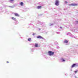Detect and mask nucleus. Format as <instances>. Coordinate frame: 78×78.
<instances>
[{"instance_id":"obj_29","label":"nucleus","mask_w":78,"mask_h":78,"mask_svg":"<svg viewBox=\"0 0 78 78\" xmlns=\"http://www.w3.org/2000/svg\"><path fill=\"white\" fill-rule=\"evenodd\" d=\"M75 78H78L77 77H76V76H75Z\"/></svg>"},{"instance_id":"obj_3","label":"nucleus","mask_w":78,"mask_h":78,"mask_svg":"<svg viewBox=\"0 0 78 78\" xmlns=\"http://www.w3.org/2000/svg\"><path fill=\"white\" fill-rule=\"evenodd\" d=\"M78 66V63H76L74 64H73L71 68H73V67H77Z\"/></svg>"},{"instance_id":"obj_24","label":"nucleus","mask_w":78,"mask_h":78,"mask_svg":"<svg viewBox=\"0 0 78 78\" xmlns=\"http://www.w3.org/2000/svg\"><path fill=\"white\" fill-rule=\"evenodd\" d=\"M65 3H67V2L66 1H65Z\"/></svg>"},{"instance_id":"obj_12","label":"nucleus","mask_w":78,"mask_h":78,"mask_svg":"<svg viewBox=\"0 0 78 78\" xmlns=\"http://www.w3.org/2000/svg\"><path fill=\"white\" fill-rule=\"evenodd\" d=\"M14 0H9V2L10 3H13Z\"/></svg>"},{"instance_id":"obj_22","label":"nucleus","mask_w":78,"mask_h":78,"mask_svg":"<svg viewBox=\"0 0 78 78\" xmlns=\"http://www.w3.org/2000/svg\"><path fill=\"white\" fill-rule=\"evenodd\" d=\"M35 34H36L34 33L33 34H32V35L33 36H34V35H35Z\"/></svg>"},{"instance_id":"obj_5","label":"nucleus","mask_w":78,"mask_h":78,"mask_svg":"<svg viewBox=\"0 0 78 78\" xmlns=\"http://www.w3.org/2000/svg\"><path fill=\"white\" fill-rule=\"evenodd\" d=\"M55 5L56 6L59 5V1L58 0H56L55 2Z\"/></svg>"},{"instance_id":"obj_21","label":"nucleus","mask_w":78,"mask_h":78,"mask_svg":"<svg viewBox=\"0 0 78 78\" xmlns=\"http://www.w3.org/2000/svg\"><path fill=\"white\" fill-rule=\"evenodd\" d=\"M54 25V24L52 23V24H50V26H52V25Z\"/></svg>"},{"instance_id":"obj_9","label":"nucleus","mask_w":78,"mask_h":78,"mask_svg":"<svg viewBox=\"0 0 78 78\" xmlns=\"http://www.w3.org/2000/svg\"><path fill=\"white\" fill-rule=\"evenodd\" d=\"M11 19L12 20H14V21H16V18L14 17H12Z\"/></svg>"},{"instance_id":"obj_32","label":"nucleus","mask_w":78,"mask_h":78,"mask_svg":"<svg viewBox=\"0 0 78 78\" xmlns=\"http://www.w3.org/2000/svg\"><path fill=\"white\" fill-rule=\"evenodd\" d=\"M41 2H40V5H41Z\"/></svg>"},{"instance_id":"obj_28","label":"nucleus","mask_w":78,"mask_h":78,"mask_svg":"<svg viewBox=\"0 0 78 78\" xmlns=\"http://www.w3.org/2000/svg\"><path fill=\"white\" fill-rule=\"evenodd\" d=\"M9 7H10V8H13V7L11 6H10Z\"/></svg>"},{"instance_id":"obj_10","label":"nucleus","mask_w":78,"mask_h":78,"mask_svg":"<svg viewBox=\"0 0 78 78\" xmlns=\"http://www.w3.org/2000/svg\"><path fill=\"white\" fill-rule=\"evenodd\" d=\"M42 8V6H38L37 7V9H41Z\"/></svg>"},{"instance_id":"obj_14","label":"nucleus","mask_w":78,"mask_h":78,"mask_svg":"<svg viewBox=\"0 0 78 78\" xmlns=\"http://www.w3.org/2000/svg\"><path fill=\"white\" fill-rule=\"evenodd\" d=\"M20 5H21V6H23V2H20Z\"/></svg>"},{"instance_id":"obj_33","label":"nucleus","mask_w":78,"mask_h":78,"mask_svg":"<svg viewBox=\"0 0 78 78\" xmlns=\"http://www.w3.org/2000/svg\"><path fill=\"white\" fill-rule=\"evenodd\" d=\"M4 11H6V10H5Z\"/></svg>"},{"instance_id":"obj_13","label":"nucleus","mask_w":78,"mask_h":78,"mask_svg":"<svg viewBox=\"0 0 78 78\" xmlns=\"http://www.w3.org/2000/svg\"><path fill=\"white\" fill-rule=\"evenodd\" d=\"M64 43H68V41L67 40H64Z\"/></svg>"},{"instance_id":"obj_8","label":"nucleus","mask_w":78,"mask_h":78,"mask_svg":"<svg viewBox=\"0 0 78 78\" xmlns=\"http://www.w3.org/2000/svg\"><path fill=\"white\" fill-rule=\"evenodd\" d=\"M14 14L15 16H16V17H19L20 16L19 15L18 13H14Z\"/></svg>"},{"instance_id":"obj_2","label":"nucleus","mask_w":78,"mask_h":78,"mask_svg":"<svg viewBox=\"0 0 78 78\" xmlns=\"http://www.w3.org/2000/svg\"><path fill=\"white\" fill-rule=\"evenodd\" d=\"M37 24H39L40 25H41L42 26V27H43L44 25H45V23H41V22H40V21H38L37 22Z\"/></svg>"},{"instance_id":"obj_20","label":"nucleus","mask_w":78,"mask_h":78,"mask_svg":"<svg viewBox=\"0 0 78 78\" xmlns=\"http://www.w3.org/2000/svg\"><path fill=\"white\" fill-rule=\"evenodd\" d=\"M60 32H58L57 33V34H60Z\"/></svg>"},{"instance_id":"obj_30","label":"nucleus","mask_w":78,"mask_h":78,"mask_svg":"<svg viewBox=\"0 0 78 78\" xmlns=\"http://www.w3.org/2000/svg\"><path fill=\"white\" fill-rule=\"evenodd\" d=\"M39 30H41V29L39 28Z\"/></svg>"},{"instance_id":"obj_4","label":"nucleus","mask_w":78,"mask_h":78,"mask_svg":"<svg viewBox=\"0 0 78 78\" xmlns=\"http://www.w3.org/2000/svg\"><path fill=\"white\" fill-rule=\"evenodd\" d=\"M67 35H69L72 37H74L75 36H73V35L72 34L70 33H68L67 34Z\"/></svg>"},{"instance_id":"obj_25","label":"nucleus","mask_w":78,"mask_h":78,"mask_svg":"<svg viewBox=\"0 0 78 78\" xmlns=\"http://www.w3.org/2000/svg\"><path fill=\"white\" fill-rule=\"evenodd\" d=\"M0 11H1V12H3V11H2V9H1V8L0 9Z\"/></svg>"},{"instance_id":"obj_23","label":"nucleus","mask_w":78,"mask_h":78,"mask_svg":"<svg viewBox=\"0 0 78 78\" xmlns=\"http://www.w3.org/2000/svg\"><path fill=\"white\" fill-rule=\"evenodd\" d=\"M60 29H62V27H60Z\"/></svg>"},{"instance_id":"obj_26","label":"nucleus","mask_w":78,"mask_h":78,"mask_svg":"<svg viewBox=\"0 0 78 78\" xmlns=\"http://www.w3.org/2000/svg\"><path fill=\"white\" fill-rule=\"evenodd\" d=\"M33 50H34V49L33 48V49L31 50L32 51H33Z\"/></svg>"},{"instance_id":"obj_6","label":"nucleus","mask_w":78,"mask_h":78,"mask_svg":"<svg viewBox=\"0 0 78 78\" xmlns=\"http://www.w3.org/2000/svg\"><path fill=\"white\" fill-rule=\"evenodd\" d=\"M69 5L70 6H75L77 5V4H69Z\"/></svg>"},{"instance_id":"obj_18","label":"nucleus","mask_w":78,"mask_h":78,"mask_svg":"<svg viewBox=\"0 0 78 78\" xmlns=\"http://www.w3.org/2000/svg\"><path fill=\"white\" fill-rule=\"evenodd\" d=\"M18 23H19V22H18L17 21H16L15 23V24H16V25H17V24H18Z\"/></svg>"},{"instance_id":"obj_31","label":"nucleus","mask_w":78,"mask_h":78,"mask_svg":"<svg viewBox=\"0 0 78 78\" xmlns=\"http://www.w3.org/2000/svg\"><path fill=\"white\" fill-rule=\"evenodd\" d=\"M7 63H9V62H7Z\"/></svg>"},{"instance_id":"obj_16","label":"nucleus","mask_w":78,"mask_h":78,"mask_svg":"<svg viewBox=\"0 0 78 78\" xmlns=\"http://www.w3.org/2000/svg\"><path fill=\"white\" fill-rule=\"evenodd\" d=\"M31 38H29L28 39V41L29 42L31 41Z\"/></svg>"},{"instance_id":"obj_15","label":"nucleus","mask_w":78,"mask_h":78,"mask_svg":"<svg viewBox=\"0 0 78 78\" xmlns=\"http://www.w3.org/2000/svg\"><path fill=\"white\" fill-rule=\"evenodd\" d=\"M35 47H38V44H35Z\"/></svg>"},{"instance_id":"obj_27","label":"nucleus","mask_w":78,"mask_h":78,"mask_svg":"<svg viewBox=\"0 0 78 78\" xmlns=\"http://www.w3.org/2000/svg\"><path fill=\"white\" fill-rule=\"evenodd\" d=\"M65 75H66V76H67V73H66L65 74Z\"/></svg>"},{"instance_id":"obj_19","label":"nucleus","mask_w":78,"mask_h":78,"mask_svg":"<svg viewBox=\"0 0 78 78\" xmlns=\"http://www.w3.org/2000/svg\"><path fill=\"white\" fill-rule=\"evenodd\" d=\"M76 24H78V21H76Z\"/></svg>"},{"instance_id":"obj_11","label":"nucleus","mask_w":78,"mask_h":78,"mask_svg":"<svg viewBox=\"0 0 78 78\" xmlns=\"http://www.w3.org/2000/svg\"><path fill=\"white\" fill-rule=\"evenodd\" d=\"M62 62H65L66 61V60H64L63 58H62L61 59Z\"/></svg>"},{"instance_id":"obj_1","label":"nucleus","mask_w":78,"mask_h":78,"mask_svg":"<svg viewBox=\"0 0 78 78\" xmlns=\"http://www.w3.org/2000/svg\"><path fill=\"white\" fill-rule=\"evenodd\" d=\"M48 53L49 56H53V55L55 53V52H52L51 51H49Z\"/></svg>"},{"instance_id":"obj_17","label":"nucleus","mask_w":78,"mask_h":78,"mask_svg":"<svg viewBox=\"0 0 78 78\" xmlns=\"http://www.w3.org/2000/svg\"><path fill=\"white\" fill-rule=\"evenodd\" d=\"M74 72L76 74V73H77V72H78V70L75 71H74Z\"/></svg>"},{"instance_id":"obj_7","label":"nucleus","mask_w":78,"mask_h":78,"mask_svg":"<svg viewBox=\"0 0 78 78\" xmlns=\"http://www.w3.org/2000/svg\"><path fill=\"white\" fill-rule=\"evenodd\" d=\"M37 38H38L39 39H44V38L41 37V36H39L37 37Z\"/></svg>"}]
</instances>
